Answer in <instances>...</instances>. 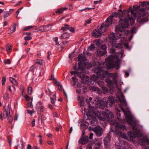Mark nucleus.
<instances>
[{"instance_id": "obj_1", "label": "nucleus", "mask_w": 149, "mask_h": 149, "mask_svg": "<svg viewBox=\"0 0 149 149\" xmlns=\"http://www.w3.org/2000/svg\"><path fill=\"white\" fill-rule=\"evenodd\" d=\"M92 98L91 97L89 98V99H86V102L88 104V113H89V115H93V114L95 116H97L100 120L104 121L108 120L110 118L113 117L112 113L108 109L105 110V111H103L102 113L99 112V110H97L96 108L104 109L106 106V104H103V102L100 101L96 102L95 100V102H91L90 104V101L92 100Z\"/></svg>"}, {"instance_id": "obj_2", "label": "nucleus", "mask_w": 149, "mask_h": 149, "mask_svg": "<svg viewBox=\"0 0 149 149\" xmlns=\"http://www.w3.org/2000/svg\"><path fill=\"white\" fill-rule=\"evenodd\" d=\"M104 69V68L101 66H97L93 68V71L95 74L92 75L91 78L93 80L95 81L97 78H103L106 77V76L108 75L109 77L112 78L114 82L115 83H116L118 77L117 74L109 73L108 71H105Z\"/></svg>"}, {"instance_id": "obj_3", "label": "nucleus", "mask_w": 149, "mask_h": 149, "mask_svg": "<svg viewBox=\"0 0 149 149\" xmlns=\"http://www.w3.org/2000/svg\"><path fill=\"white\" fill-rule=\"evenodd\" d=\"M119 19L121 26L116 27L115 29V31L118 32H123L124 31V29L128 26L129 21L130 22L131 25H133L135 22V19L132 17L130 16L129 14H128L127 16L125 18L123 16L120 17Z\"/></svg>"}, {"instance_id": "obj_4", "label": "nucleus", "mask_w": 149, "mask_h": 149, "mask_svg": "<svg viewBox=\"0 0 149 149\" xmlns=\"http://www.w3.org/2000/svg\"><path fill=\"white\" fill-rule=\"evenodd\" d=\"M115 56L110 55L106 59L107 62L106 65L107 68L108 69H111L116 67V69L118 70L120 68L119 63L117 61H115L114 60Z\"/></svg>"}, {"instance_id": "obj_5", "label": "nucleus", "mask_w": 149, "mask_h": 149, "mask_svg": "<svg viewBox=\"0 0 149 149\" xmlns=\"http://www.w3.org/2000/svg\"><path fill=\"white\" fill-rule=\"evenodd\" d=\"M78 64V68L77 76L81 79L82 82H84L86 79V77L83 72L86 67L84 66V64L83 62H79Z\"/></svg>"}, {"instance_id": "obj_6", "label": "nucleus", "mask_w": 149, "mask_h": 149, "mask_svg": "<svg viewBox=\"0 0 149 149\" xmlns=\"http://www.w3.org/2000/svg\"><path fill=\"white\" fill-rule=\"evenodd\" d=\"M78 61H80L79 62H84V66L86 67L87 65L90 66L89 68H92V65H91L90 63H88L87 64H86V63L84 62L86 60V58L85 56V54L84 52L83 54H80L78 55Z\"/></svg>"}, {"instance_id": "obj_7", "label": "nucleus", "mask_w": 149, "mask_h": 149, "mask_svg": "<svg viewBox=\"0 0 149 149\" xmlns=\"http://www.w3.org/2000/svg\"><path fill=\"white\" fill-rule=\"evenodd\" d=\"M101 145V141H96L91 143L88 147V149H99Z\"/></svg>"}, {"instance_id": "obj_8", "label": "nucleus", "mask_w": 149, "mask_h": 149, "mask_svg": "<svg viewBox=\"0 0 149 149\" xmlns=\"http://www.w3.org/2000/svg\"><path fill=\"white\" fill-rule=\"evenodd\" d=\"M11 108L8 105L7 108L6 106H4L3 108V116L4 118H6L9 114H10Z\"/></svg>"}, {"instance_id": "obj_9", "label": "nucleus", "mask_w": 149, "mask_h": 149, "mask_svg": "<svg viewBox=\"0 0 149 149\" xmlns=\"http://www.w3.org/2000/svg\"><path fill=\"white\" fill-rule=\"evenodd\" d=\"M93 131L98 136H101L103 132V129L100 126H97L93 129Z\"/></svg>"}, {"instance_id": "obj_10", "label": "nucleus", "mask_w": 149, "mask_h": 149, "mask_svg": "<svg viewBox=\"0 0 149 149\" xmlns=\"http://www.w3.org/2000/svg\"><path fill=\"white\" fill-rule=\"evenodd\" d=\"M111 138L109 135L106 136L104 140L105 147L107 148H108L110 145V141Z\"/></svg>"}, {"instance_id": "obj_11", "label": "nucleus", "mask_w": 149, "mask_h": 149, "mask_svg": "<svg viewBox=\"0 0 149 149\" xmlns=\"http://www.w3.org/2000/svg\"><path fill=\"white\" fill-rule=\"evenodd\" d=\"M36 108L38 113H41L43 112L44 111V107L43 103L40 101L36 104Z\"/></svg>"}, {"instance_id": "obj_12", "label": "nucleus", "mask_w": 149, "mask_h": 149, "mask_svg": "<svg viewBox=\"0 0 149 149\" xmlns=\"http://www.w3.org/2000/svg\"><path fill=\"white\" fill-rule=\"evenodd\" d=\"M120 97L118 95L117 97L118 99L119 100L120 103L123 105L126 106L127 105V103L125 99L124 95L122 93H121L120 94Z\"/></svg>"}, {"instance_id": "obj_13", "label": "nucleus", "mask_w": 149, "mask_h": 149, "mask_svg": "<svg viewBox=\"0 0 149 149\" xmlns=\"http://www.w3.org/2000/svg\"><path fill=\"white\" fill-rule=\"evenodd\" d=\"M108 27L104 23L102 24L101 26H97V29L102 33L105 32L107 30V28Z\"/></svg>"}, {"instance_id": "obj_14", "label": "nucleus", "mask_w": 149, "mask_h": 149, "mask_svg": "<svg viewBox=\"0 0 149 149\" xmlns=\"http://www.w3.org/2000/svg\"><path fill=\"white\" fill-rule=\"evenodd\" d=\"M88 137L87 136H82L79 141V143L84 144L88 141Z\"/></svg>"}, {"instance_id": "obj_15", "label": "nucleus", "mask_w": 149, "mask_h": 149, "mask_svg": "<svg viewBox=\"0 0 149 149\" xmlns=\"http://www.w3.org/2000/svg\"><path fill=\"white\" fill-rule=\"evenodd\" d=\"M115 103V100L113 97L111 96H109L108 97V99L107 100V103L109 104V105L111 107L112 105L114 104Z\"/></svg>"}, {"instance_id": "obj_16", "label": "nucleus", "mask_w": 149, "mask_h": 149, "mask_svg": "<svg viewBox=\"0 0 149 149\" xmlns=\"http://www.w3.org/2000/svg\"><path fill=\"white\" fill-rule=\"evenodd\" d=\"M92 33L93 36L96 38L99 37L102 35V33L98 29L93 31Z\"/></svg>"}, {"instance_id": "obj_17", "label": "nucleus", "mask_w": 149, "mask_h": 149, "mask_svg": "<svg viewBox=\"0 0 149 149\" xmlns=\"http://www.w3.org/2000/svg\"><path fill=\"white\" fill-rule=\"evenodd\" d=\"M116 126V128L118 129H120L123 131L126 130V126L123 124L117 123Z\"/></svg>"}, {"instance_id": "obj_18", "label": "nucleus", "mask_w": 149, "mask_h": 149, "mask_svg": "<svg viewBox=\"0 0 149 149\" xmlns=\"http://www.w3.org/2000/svg\"><path fill=\"white\" fill-rule=\"evenodd\" d=\"M131 8H130V9L127 10L126 12V14L127 16V14H129V13H130L131 15L133 16L134 17H136V11L134 10H131Z\"/></svg>"}, {"instance_id": "obj_19", "label": "nucleus", "mask_w": 149, "mask_h": 149, "mask_svg": "<svg viewBox=\"0 0 149 149\" xmlns=\"http://www.w3.org/2000/svg\"><path fill=\"white\" fill-rule=\"evenodd\" d=\"M106 53V51L101 49H99L97 51V54L98 56H103Z\"/></svg>"}, {"instance_id": "obj_20", "label": "nucleus", "mask_w": 149, "mask_h": 149, "mask_svg": "<svg viewBox=\"0 0 149 149\" xmlns=\"http://www.w3.org/2000/svg\"><path fill=\"white\" fill-rule=\"evenodd\" d=\"M90 124L92 125H97L98 123V120L95 117H93L91 119H89Z\"/></svg>"}, {"instance_id": "obj_21", "label": "nucleus", "mask_w": 149, "mask_h": 149, "mask_svg": "<svg viewBox=\"0 0 149 149\" xmlns=\"http://www.w3.org/2000/svg\"><path fill=\"white\" fill-rule=\"evenodd\" d=\"M120 107L121 110L125 113V115L126 117V118L127 119H128L130 121H132V118L129 116V115L127 114V112H125V109L122 107Z\"/></svg>"}, {"instance_id": "obj_22", "label": "nucleus", "mask_w": 149, "mask_h": 149, "mask_svg": "<svg viewBox=\"0 0 149 149\" xmlns=\"http://www.w3.org/2000/svg\"><path fill=\"white\" fill-rule=\"evenodd\" d=\"M112 18L110 16H109L106 21L105 25L108 27L112 23Z\"/></svg>"}, {"instance_id": "obj_23", "label": "nucleus", "mask_w": 149, "mask_h": 149, "mask_svg": "<svg viewBox=\"0 0 149 149\" xmlns=\"http://www.w3.org/2000/svg\"><path fill=\"white\" fill-rule=\"evenodd\" d=\"M68 9V8L63 7L61 8L58 9L56 11V13L57 14H62L63 12V11L64 10H66Z\"/></svg>"}, {"instance_id": "obj_24", "label": "nucleus", "mask_w": 149, "mask_h": 149, "mask_svg": "<svg viewBox=\"0 0 149 149\" xmlns=\"http://www.w3.org/2000/svg\"><path fill=\"white\" fill-rule=\"evenodd\" d=\"M116 133L119 136V137H121L123 138H125L126 137L124 133H123L120 131L116 130Z\"/></svg>"}, {"instance_id": "obj_25", "label": "nucleus", "mask_w": 149, "mask_h": 149, "mask_svg": "<svg viewBox=\"0 0 149 149\" xmlns=\"http://www.w3.org/2000/svg\"><path fill=\"white\" fill-rule=\"evenodd\" d=\"M51 100V102L52 104H54L56 100V96L55 95H52L51 93L49 94Z\"/></svg>"}, {"instance_id": "obj_26", "label": "nucleus", "mask_w": 149, "mask_h": 149, "mask_svg": "<svg viewBox=\"0 0 149 149\" xmlns=\"http://www.w3.org/2000/svg\"><path fill=\"white\" fill-rule=\"evenodd\" d=\"M47 27H48V25L40 26L39 27L38 31L40 32H44L45 31H47V30L46 29H45Z\"/></svg>"}, {"instance_id": "obj_27", "label": "nucleus", "mask_w": 149, "mask_h": 149, "mask_svg": "<svg viewBox=\"0 0 149 149\" xmlns=\"http://www.w3.org/2000/svg\"><path fill=\"white\" fill-rule=\"evenodd\" d=\"M70 37L69 33H65L62 34L61 36V38L64 39H67L68 38Z\"/></svg>"}, {"instance_id": "obj_28", "label": "nucleus", "mask_w": 149, "mask_h": 149, "mask_svg": "<svg viewBox=\"0 0 149 149\" xmlns=\"http://www.w3.org/2000/svg\"><path fill=\"white\" fill-rule=\"evenodd\" d=\"M16 24H14L13 25L11 26L10 27V30L11 33L14 32L16 30Z\"/></svg>"}, {"instance_id": "obj_29", "label": "nucleus", "mask_w": 149, "mask_h": 149, "mask_svg": "<svg viewBox=\"0 0 149 149\" xmlns=\"http://www.w3.org/2000/svg\"><path fill=\"white\" fill-rule=\"evenodd\" d=\"M121 15V14L116 12H114L110 16L112 18H113V17H117Z\"/></svg>"}, {"instance_id": "obj_30", "label": "nucleus", "mask_w": 149, "mask_h": 149, "mask_svg": "<svg viewBox=\"0 0 149 149\" xmlns=\"http://www.w3.org/2000/svg\"><path fill=\"white\" fill-rule=\"evenodd\" d=\"M105 81L109 86H111L112 85V81L109 78H106L105 79Z\"/></svg>"}, {"instance_id": "obj_31", "label": "nucleus", "mask_w": 149, "mask_h": 149, "mask_svg": "<svg viewBox=\"0 0 149 149\" xmlns=\"http://www.w3.org/2000/svg\"><path fill=\"white\" fill-rule=\"evenodd\" d=\"M142 143H146V144H149V140L147 138H144L142 140ZM146 149H149V146L148 148H146Z\"/></svg>"}, {"instance_id": "obj_32", "label": "nucleus", "mask_w": 149, "mask_h": 149, "mask_svg": "<svg viewBox=\"0 0 149 149\" xmlns=\"http://www.w3.org/2000/svg\"><path fill=\"white\" fill-rule=\"evenodd\" d=\"M11 14V12H5L3 13V17L5 19L10 16Z\"/></svg>"}, {"instance_id": "obj_33", "label": "nucleus", "mask_w": 149, "mask_h": 149, "mask_svg": "<svg viewBox=\"0 0 149 149\" xmlns=\"http://www.w3.org/2000/svg\"><path fill=\"white\" fill-rule=\"evenodd\" d=\"M43 63V61L41 59H37L35 60V63H37L40 65H42Z\"/></svg>"}, {"instance_id": "obj_34", "label": "nucleus", "mask_w": 149, "mask_h": 149, "mask_svg": "<svg viewBox=\"0 0 149 149\" xmlns=\"http://www.w3.org/2000/svg\"><path fill=\"white\" fill-rule=\"evenodd\" d=\"M65 26L61 28V29L63 31H66L69 29V25L68 24H64Z\"/></svg>"}, {"instance_id": "obj_35", "label": "nucleus", "mask_w": 149, "mask_h": 149, "mask_svg": "<svg viewBox=\"0 0 149 149\" xmlns=\"http://www.w3.org/2000/svg\"><path fill=\"white\" fill-rule=\"evenodd\" d=\"M9 80L13 84L15 85H17V81H16V80L14 79L12 77H10L9 78Z\"/></svg>"}, {"instance_id": "obj_36", "label": "nucleus", "mask_w": 149, "mask_h": 149, "mask_svg": "<svg viewBox=\"0 0 149 149\" xmlns=\"http://www.w3.org/2000/svg\"><path fill=\"white\" fill-rule=\"evenodd\" d=\"M132 129L133 131L136 134H138L139 132V130L138 129V128L133 125H132Z\"/></svg>"}, {"instance_id": "obj_37", "label": "nucleus", "mask_w": 149, "mask_h": 149, "mask_svg": "<svg viewBox=\"0 0 149 149\" xmlns=\"http://www.w3.org/2000/svg\"><path fill=\"white\" fill-rule=\"evenodd\" d=\"M33 27L34 26H27L26 27H25L23 29V31H27L29 29L33 28Z\"/></svg>"}, {"instance_id": "obj_38", "label": "nucleus", "mask_w": 149, "mask_h": 149, "mask_svg": "<svg viewBox=\"0 0 149 149\" xmlns=\"http://www.w3.org/2000/svg\"><path fill=\"white\" fill-rule=\"evenodd\" d=\"M6 49L7 52H8L12 50V46L10 45H6Z\"/></svg>"}, {"instance_id": "obj_39", "label": "nucleus", "mask_w": 149, "mask_h": 149, "mask_svg": "<svg viewBox=\"0 0 149 149\" xmlns=\"http://www.w3.org/2000/svg\"><path fill=\"white\" fill-rule=\"evenodd\" d=\"M7 120L8 123L9 124H10L12 122L13 120V118L10 116H8Z\"/></svg>"}, {"instance_id": "obj_40", "label": "nucleus", "mask_w": 149, "mask_h": 149, "mask_svg": "<svg viewBox=\"0 0 149 149\" xmlns=\"http://www.w3.org/2000/svg\"><path fill=\"white\" fill-rule=\"evenodd\" d=\"M3 97L4 99L5 100H7L9 98V94L7 93H5L4 94Z\"/></svg>"}, {"instance_id": "obj_41", "label": "nucleus", "mask_w": 149, "mask_h": 149, "mask_svg": "<svg viewBox=\"0 0 149 149\" xmlns=\"http://www.w3.org/2000/svg\"><path fill=\"white\" fill-rule=\"evenodd\" d=\"M115 35L113 33H111L109 36V38L110 39L113 40L115 38Z\"/></svg>"}, {"instance_id": "obj_42", "label": "nucleus", "mask_w": 149, "mask_h": 149, "mask_svg": "<svg viewBox=\"0 0 149 149\" xmlns=\"http://www.w3.org/2000/svg\"><path fill=\"white\" fill-rule=\"evenodd\" d=\"M95 49V47L94 45L93 44H91L89 46V49L91 51Z\"/></svg>"}, {"instance_id": "obj_43", "label": "nucleus", "mask_w": 149, "mask_h": 149, "mask_svg": "<svg viewBox=\"0 0 149 149\" xmlns=\"http://www.w3.org/2000/svg\"><path fill=\"white\" fill-rule=\"evenodd\" d=\"M3 63L5 64H9L11 63V61L10 59H7V60H4Z\"/></svg>"}, {"instance_id": "obj_44", "label": "nucleus", "mask_w": 149, "mask_h": 149, "mask_svg": "<svg viewBox=\"0 0 149 149\" xmlns=\"http://www.w3.org/2000/svg\"><path fill=\"white\" fill-rule=\"evenodd\" d=\"M28 92L29 94L31 95L32 93V88L31 87H29L28 88Z\"/></svg>"}, {"instance_id": "obj_45", "label": "nucleus", "mask_w": 149, "mask_h": 149, "mask_svg": "<svg viewBox=\"0 0 149 149\" xmlns=\"http://www.w3.org/2000/svg\"><path fill=\"white\" fill-rule=\"evenodd\" d=\"M6 81V78L5 77H3L2 79V84L3 86L5 84Z\"/></svg>"}, {"instance_id": "obj_46", "label": "nucleus", "mask_w": 149, "mask_h": 149, "mask_svg": "<svg viewBox=\"0 0 149 149\" xmlns=\"http://www.w3.org/2000/svg\"><path fill=\"white\" fill-rule=\"evenodd\" d=\"M56 86H58L59 90L60 91H61L62 90V85L60 84L59 82L58 83V84H57Z\"/></svg>"}, {"instance_id": "obj_47", "label": "nucleus", "mask_w": 149, "mask_h": 149, "mask_svg": "<svg viewBox=\"0 0 149 149\" xmlns=\"http://www.w3.org/2000/svg\"><path fill=\"white\" fill-rule=\"evenodd\" d=\"M20 88L21 91L22 95H23L25 93L24 91V86H21Z\"/></svg>"}, {"instance_id": "obj_48", "label": "nucleus", "mask_w": 149, "mask_h": 149, "mask_svg": "<svg viewBox=\"0 0 149 149\" xmlns=\"http://www.w3.org/2000/svg\"><path fill=\"white\" fill-rule=\"evenodd\" d=\"M24 98L27 101H29L30 100V98L29 96L28 95H26L24 96Z\"/></svg>"}, {"instance_id": "obj_49", "label": "nucleus", "mask_w": 149, "mask_h": 149, "mask_svg": "<svg viewBox=\"0 0 149 149\" xmlns=\"http://www.w3.org/2000/svg\"><path fill=\"white\" fill-rule=\"evenodd\" d=\"M91 19H89L87 20L86 21V23L84 24V26H86V24H88L90 23L91 22Z\"/></svg>"}, {"instance_id": "obj_50", "label": "nucleus", "mask_w": 149, "mask_h": 149, "mask_svg": "<svg viewBox=\"0 0 149 149\" xmlns=\"http://www.w3.org/2000/svg\"><path fill=\"white\" fill-rule=\"evenodd\" d=\"M24 40H29L32 39V38L29 36H26L24 37Z\"/></svg>"}, {"instance_id": "obj_51", "label": "nucleus", "mask_w": 149, "mask_h": 149, "mask_svg": "<svg viewBox=\"0 0 149 149\" xmlns=\"http://www.w3.org/2000/svg\"><path fill=\"white\" fill-rule=\"evenodd\" d=\"M72 33L75 32V29L74 27H69V29H68Z\"/></svg>"}, {"instance_id": "obj_52", "label": "nucleus", "mask_w": 149, "mask_h": 149, "mask_svg": "<svg viewBox=\"0 0 149 149\" xmlns=\"http://www.w3.org/2000/svg\"><path fill=\"white\" fill-rule=\"evenodd\" d=\"M100 40H97L96 42L95 43L96 45L97 46H100Z\"/></svg>"}, {"instance_id": "obj_53", "label": "nucleus", "mask_w": 149, "mask_h": 149, "mask_svg": "<svg viewBox=\"0 0 149 149\" xmlns=\"http://www.w3.org/2000/svg\"><path fill=\"white\" fill-rule=\"evenodd\" d=\"M107 47L105 45H102L101 46V48L100 49L101 50H104L105 51H106V49Z\"/></svg>"}, {"instance_id": "obj_54", "label": "nucleus", "mask_w": 149, "mask_h": 149, "mask_svg": "<svg viewBox=\"0 0 149 149\" xmlns=\"http://www.w3.org/2000/svg\"><path fill=\"white\" fill-rule=\"evenodd\" d=\"M76 77L75 76L73 77L72 78L73 82H74L73 84V86H74L76 84Z\"/></svg>"}, {"instance_id": "obj_55", "label": "nucleus", "mask_w": 149, "mask_h": 149, "mask_svg": "<svg viewBox=\"0 0 149 149\" xmlns=\"http://www.w3.org/2000/svg\"><path fill=\"white\" fill-rule=\"evenodd\" d=\"M133 7L134 8V10H135V11H137L139 8L140 7V6H136V5H134Z\"/></svg>"}, {"instance_id": "obj_56", "label": "nucleus", "mask_w": 149, "mask_h": 149, "mask_svg": "<svg viewBox=\"0 0 149 149\" xmlns=\"http://www.w3.org/2000/svg\"><path fill=\"white\" fill-rule=\"evenodd\" d=\"M98 84L99 86L100 87H101L102 88V87H103V82L101 81H99L98 82Z\"/></svg>"}, {"instance_id": "obj_57", "label": "nucleus", "mask_w": 149, "mask_h": 149, "mask_svg": "<svg viewBox=\"0 0 149 149\" xmlns=\"http://www.w3.org/2000/svg\"><path fill=\"white\" fill-rule=\"evenodd\" d=\"M119 11H120L121 12V14L122 15L121 17L122 16L123 17V14L125 13L126 14V12L127 11H125V10H124L123 12L122 10L121 9H120L118 10V12H119Z\"/></svg>"}, {"instance_id": "obj_58", "label": "nucleus", "mask_w": 149, "mask_h": 149, "mask_svg": "<svg viewBox=\"0 0 149 149\" xmlns=\"http://www.w3.org/2000/svg\"><path fill=\"white\" fill-rule=\"evenodd\" d=\"M92 89L94 91H98V88L97 87L93 86L92 87Z\"/></svg>"}, {"instance_id": "obj_59", "label": "nucleus", "mask_w": 149, "mask_h": 149, "mask_svg": "<svg viewBox=\"0 0 149 149\" xmlns=\"http://www.w3.org/2000/svg\"><path fill=\"white\" fill-rule=\"evenodd\" d=\"M148 2H147V5H148ZM146 3H147V2L145 1H143L141 2V4L142 6L143 7L145 6H146Z\"/></svg>"}, {"instance_id": "obj_60", "label": "nucleus", "mask_w": 149, "mask_h": 149, "mask_svg": "<svg viewBox=\"0 0 149 149\" xmlns=\"http://www.w3.org/2000/svg\"><path fill=\"white\" fill-rule=\"evenodd\" d=\"M51 54V53L50 51H48L47 52V59L48 60H49V56Z\"/></svg>"}, {"instance_id": "obj_61", "label": "nucleus", "mask_w": 149, "mask_h": 149, "mask_svg": "<svg viewBox=\"0 0 149 149\" xmlns=\"http://www.w3.org/2000/svg\"><path fill=\"white\" fill-rule=\"evenodd\" d=\"M27 107L32 108L33 106L32 105L31 103L28 102L27 104Z\"/></svg>"}, {"instance_id": "obj_62", "label": "nucleus", "mask_w": 149, "mask_h": 149, "mask_svg": "<svg viewBox=\"0 0 149 149\" xmlns=\"http://www.w3.org/2000/svg\"><path fill=\"white\" fill-rule=\"evenodd\" d=\"M77 72L78 70H77L75 71H72L70 72V73L72 75L76 74L77 75Z\"/></svg>"}, {"instance_id": "obj_63", "label": "nucleus", "mask_w": 149, "mask_h": 149, "mask_svg": "<svg viewBox=\"0 0 149 149\" xmlns=\"http://www.w3.org/2000/svg\"><path fill=\"white\" fill-rule=\"evenodd\" d=\"M102 88L103 90L105 92V93H107L108 91V90L107 89V88L105 86H103V87H102Z\"/></svg>"}, {"instance_id": "obj_64", "label": "nucleus", "mask_w": 149, "mask_h": 149, "mask_svg": "<svg viewBox=\"0 0 149 149\" xmlns=\"http://www.w3.org/2000/svg\"><path fill=\"white\" fill-rule=\"evenodd\" d=\"M130 133L128 134V135L130 136V138H133L135 137L133 133H131L130 132H129Z\"/></svg>"}]
</instances>
